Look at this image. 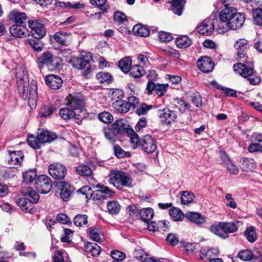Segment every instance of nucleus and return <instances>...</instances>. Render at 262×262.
Returning a JSON list of instances; mask_svg holds the SVG:
<instances>
[{
  "label": "nucleus",
  "instance_id": "obj_64",
  "mask_svg": "<svg viewBox=\"0 0 262 262\" xmlns=\"http://www.w3.org/2000/svg\"><path fill=\"white\" fill-rule=\"evenodd\" d=\"M158 36L161 42H168L173 39L172 36L170 33L164 31L160 32Z\"/></svg>",
  "mask_w": 262,
  "mask_h": 262
},
{
  "label": "nucleus",
  "instance_id": "obj_5",
  "mask_svg": "<svg viewBox=\"0 0 262 262\" xmlns=\"http://www.w3.org/2000/svg\"><path fill=\"white\" fill-rule=\"evenodd\" d=\"M252 8V16L255 25L262 26V2L259 0H247Z\"/></svg>",
  "mask_w": 262,
  "mask_h": 262
},
{
  "label": "nucleus",
  "instance_id": "obj_1",
  "mask_svg": "<svg viewBox=\"0 0 262 262\" xmlns=\"http://www.w3.org/2000/svg\"><path fill=\"white\" fill-rule=\"evenodd\" d=\"M18 91L23 99H28V103L31 108H35L38 101L37 86L36 83L32 81L27 91L25 89V82L21 78L18 81Z\"/></svg>",
  "mask_w": 262,
  "mask_h": 262
},
{
  "label": "nucleus",
  "instance_id": "obj_11",
  "mask_svg": "<svg viewBox=\"0 0 262 262\" xmlns=\"http://www.w3.org/2000/svg\"><path fill=\"white\" fill-rule=\"evenodd\" d=\"M158 114L161 121L166 125H169L174 122L177 118V112L167 107L159 110Z\"/></svg>",
  "mask_w": 262,
  "mask_h": 262
},
{
  "label": "nucleus",
  "instance_id": "obj_12",
  "mask_svg": "<svg viewBox=\"0 0 262 262\" xmlns=\"http://www.w3.org/2000/svg\"><path fill=\"white\" fill-rule=\"evenodd\" d=\"M48 171L51 177L57 180L63 179L67 173L66 167L59 163H53L50 165Z\"/></svg>",
  "mask_w": 262,
  "mask_h": 262
},
{
  "label": "nucleus",
  "instance_id": "obj_4",
  "mask_svg": "<svg viewBox=\"0 0 262 262\" xmlns=\"http://www.w3.org/2000/svg\"><path fill=\"white\" fill-rule=\"evenodd\" d=\"M236 12V9L233 7L224 8L220 12V20L215 19L216 23V31L219 34H223L227 32L224 29L225 25L230 21L231 18Z\"/></svg>",
  "mask_w": 262,
  "mask_h": 262
},
{
  "label": "nucleus",
  "instance_id": "obj_19",
  "mask_svg": "<svg viewBox=\"0 0 262 262\" xmlns=\"http://www.w3.org/2000/svg\"><path fill=\"white\" fill-rule=\"evenodd\" d=\"M9 30L11 34L15 37L23 38L28 34L27 28L23 25H13L10 28Z\"/></svg>",
  "mask_w": 262,
  "mask_h": 262
},
{
  "label": "nucleus",
  "instance_id": "obj_37",
  "mask_svg": "<svg viewBox=\"0 0 262 262\" xmlns=\"http://www.w3.org/2000/svg\"><path fill=\"white\" fill-rule=\"evenodd\" d=\"M139 215L143 221L148 222L154 217V210L150 208L142 209L140 210Z\"/></svg>",
  "mask_w": 262,
  "mask_h": 262
},
{
  "label": "nucleus",
  "instance_id": "obj_60",
  "mask_svg": "<svg viewBox=\"0 0 262 262\" xmlns=\"http://www.w3.org/2000/svg\"><path fill=\"white\" fill-rule=\"evenodd\" d=\"M134 256L141 262L148 257L146 253L141 249H136L134 252Z\"/></svg>",
  "mask_w": 262,
  "mask_h": 262
},
{
  "label": "nucleus",
  "instance_id": "obj_54",
  "mask_svg": "<svg viewBox=\"0 0 262 262\" xmlns=\"http://www.w3.org/2000/svg\"><path fill=\"white\" fill-rule=\"evenodd\" d=\"M39 39H29L28 42L29 45L37 52H41L42 50L43 45Z\"/></svg>",
  "mask_w": 262,
  "mask_h": 262
},
{
  "label": "nucleus",
  "instance_id": "obj_34",
  "mask_svg": "<svg viewBox=\"0 0 262 262\" xmlns=\"http://www.w3.org/2000/svg\"><path fill=\"white\" fill-rule=\"evenodd\" d=\"M186 0H172L171 2L172 12L179 16L181 15Z\"/></svg>",
  "mask_w": 262,
  "mask_h": 262
},
{
  "label": "nucleus",
  "instance_id": "obj_26",
  "mask_svg": "<svg viewBox=\"0 0 262 262\" xmlns=\"http://www.w3.org/2000/svg\"><path fill=\"white\" fill-rule=\"evenodd\" d=\"M10 19L14 20L16 24L23 25L26 23L27 15L24 12H19L16 10L12 11L9 15Z\"/></svg>",
  "mask_w": 262,
  "mask_h": 262
},
{
  "label": "nucleus",
  "instance_id": "obj_29",
  "mask_svg": "<svg viewBox=\"0 0 262 262\" xmlns=\"http://www.w3.org/2000/svg\"><path fill=\"white\" fill-rule=\"evenodd\" d=\"M113 107L116 111L120 113H126L129 110L128 102L124 100H118L113 103Z\"/></svg>",
  "mask_w": 262,
  "mask_h": 262
},
{
  "label": "nucleus",
  "instance_id": "obj_18",
  "mask_svg": "<svg viewBox=\"0 0 262 262\" xmlns=\"http://www.w3.org/2000/svg\"><path fill=\"white\" fill-rule=\"evenodd\" d=\"M199 69L203 73H209L212 71L214 63L211 58L205 56L199 58L197 62Z\"/></svg>",
  "mask_w": 262,
  "mask_h": 262
},
{
  "label": "nucleus",
  "instance_id": "obj_16",
  "mask_svg": "<svg viewBox=\"0 0 262 262\" xmlns=\"http://www.w3.org/2000/svg\"><path fill=\"white\" fill-rule=\"evenodd\" d=\"M60 187V195L64 201H68L74 192V187L67 182H61L59 184Z\"/></svg>",
  "mask_w": 262,
  "mask_h": 262
},
{
  "label": "nucleus",
  "instance_id": "obj_21",
  "mask_svg": "<svg viewBox=\"0 0 262 262\" xmlns=\"http://www.w3.org/2000/svg\"><path fill=\"white\" fill-rule=\"evenodd\" d=\"M112 126L117 134H129V132H132V129L128 128L126 121L122 119L116 121L113 124Z\"/></svg>",
  "mask_w": 262,
  "mask_h": 262
},
{
  "label": "nucleus",
  "instance_id": "obj_35",
  "mask_svg": "<svg viewBox=\"0 0 262 262\" xmlns=\"http://www.w3.org/2000/svg\"><path fill=\"white\" fill-rule=\"evenodd\" d=\"M169 214L174 221H182L185 215L182 210L177 207H172L169 210Z\"/></svg>",
  "mask_w": 262,
  "mask_h": 262
},
{
  "label": "nucleus",
  "instance_id": "obj_62",
  "mask_svg": "<svg viewBox=\"0 0 262 262\" xmlns=\"http://www.w3.org/2000/svg\"><path fill=\"white\" fill-rule=\"evenodd\" d=\"M168 86V84H159L157 83L155 92L160 97L162 96L167 91Z\"/></svg>",
  "mask_w": 262,
  "mask_h": 262
},
{
  "label": "nucleus",
  "instance_id": "obj_58",
  "mask_svg": "<svg viewBox=\"0 0 262 262\" xmlns=\"http://www.w3.org/2000/svg\"><path fill=\"white\" fill-rule=\"evenodd\" d=\"M99 119L105 123H110L113 120V116L107 112H103L98 115Z\"/></svg>",
  "mask_w": 262,
  "mask_h": 262
},
{
  "label": "nucleus",
  "instance_id": "obj_23",
  "mask_svg": "<svg viewBox=\"0 0 262 262\" xmlns=\"http://www.w3.org/2000/svg\"><path fill=\"white\" fill-rule=\"evenodd\" d=\"M45 81L46 84L54 90L58 89L62 84V80L61 78L53 74L47 76Z\"/></svg>",
  "mask_w": 262,
  "mask_h": 262
},
{
  "label": "nucleus",
  "instance_id": "obj_22",
  "mask_svg": "<svg viewBox=\"0 0 262 262\" xmlns=\"http://www.w3.org/2000/svg\"><path fill=\"white\" fill-rule=\"evenodd\" d=\"M10 158L8 163L10 166L20 165L23 160L24 155L20 151H9Z\"/></svg>",
  "mask_w": 262,
  "mask_h": 262
},
{
  "label": "nucleus",
  "instance_id": "obj_15",
  "mask_svg": "<svg viewBox=\"0 0 262 262\" xmlns=\"http://www.w3.org/2000/svg\"><path fill=\"white\" fill-rule=\"evenodd\" d=\"M140 146L142 149L146 153H151L157 148L156 141L150 135L144 136L141 140Z\"/></svg>",
  "mask_w": 262,
  "mask_h": 262
},
{
  "label": "nucleus",
  "instance_id": "obj_44",
  "mask_svg": "<svg viewBox=\"0 0 262 262\" xmlns=\"http://www.w3.org/2000/svg\"><path fill=\"white\" fill-rule=\"evenodd\" d=\"M133 32L140 36L146 37L149 35V31L145 26L138 24L134 26L133 28Z\"/></svg>",
  "mask_w": 262,
  "mask_h": 262
},
{
  "label": "nucleus",
  "instance_id": "obj_55",
  "mask_svg": "<svg viewBox=\"0 0 262 262\" xmlns=\"http://www.w3.org/2000/svg\"><path fill=\"white\" fill-rule=\"evenodd\" d=\"M233 69L234 72L246 78V64L244 63L237 62L233 65Z\"/></svg>",
  "mask_w": 262,
  "mask_h": 262
},
{
  "label": "nucleus",
  "instance_id": "obj_63",
  "mask_svg": "<svg viewBox=\"0 0 262 262\" xmlns=\"http://www.w3.org/2000/svg\"><path fill=\"white\" fill-rule=\"evenodd\" d=\"M90 3L93 5H96L101 10L106 12L107 10V7L105 5L107 0H90Z\"/></svg>",
  "mask_w": 262,
  "mask_h": 262
},
{
  "label": "nucleus",
  "instance_id": "obj_51",
  "mask_svg": "<svg viewBox=\"0 0 262 262\" xmlns=\"http://www.w3.org/2000/svg\"><path fill=\"white\" fill-rule=\"evenodd\" d=\"M28 144L34 149H38L40 147L41 142L39 140L38 135L35 137L34 135H29L27 139Z\"/></svg>",
  "mask_w": 262,
  "mask_h": 262
},
{
  "label": "nucleus",
  "instance_id": "obj_36",
  "mask_svg": "<svg viewBox=\"0 0 262 262\" xmlns=\"http://www.w3.org/2000/svg\"><path fill=\"white\" fill-rule=\"evenodd\" d=\"M91 239L96 242H101L104 238L103 234L99 228H89L88 229Z\"/></svg>",
  "mask_w": 262,
  "mask_h": 262
},
{
  "label": "nucleus",
  "instance_id": "obj_56",
  "mask_svg": "<svg viewBox=\"0 0 262 262\" xmlns=\"http://www.w3.org/2000/svg\"><path fill=\"white\" fill-rule=\"evenodd\" d=\"M129 134L130 135V142L133 148L135 149L138 146H140L141 140H139L138 135L133 130L132 132H129Z\"/></svg>",
  "mask_w": 262,
  "mask_h": 262
},
{
  "label": "nucleus",
  "instance_id": "obj_33",
  "mask_svg": "<svg viewBox=\"0 0 262 262\" xmlns=\"http://www.w3.org/2000/svg\"><path fill=\"white\" fill-rule=\"evenodd\" d=\"M23 193L25 196L28 197L32 203H36L39 200L38 194L32 188L28 187L23 189Z\"/></svg>",
  "mask_w": 262,
  "mask_h": 262
},
{
  "label": "nucleus",
  "instance_id": "obj_10",
  "mask_svg": "<svg viewBox=\"0 0 262 262\" xmlns=\"http://www.w3.org/2000/svg\"><path fill=\"white\" fill-rule=\"evenodd\" d=\"M245 15L244 13H237L236 12L234 15L231 18L230 21L225 25L224 29L228 31L229 30H235L238 29L243 26L245 20Z\"/></svg>",
  "mask_w": 262,
  "mask_h": 262
},
{
  "label": "nucleus",
  "instance_id": "obj_61",
  "mask_svg": "<svg viewBox=\"0 0 262 262\" xmlns=\"http://www.w3.org/2000/svg\"><path fill=\"white\" fill-rule=\"evenodd\" d=\"M114 152L116 156L118 158H123L125 157H129L130 154L128 152H125L119 145H115L114 146Z\"/></svg>",
  "mask_w": 262,
  "mask_h": 262
},
{
  "label": "nucleus",
  "instance_id": "obj_50",
  "mask_svg": "<svg viewBox=\"0 0 262 262\" xmlns=\"http://www.w3.org/2000/svg\"><path fill=\"white\" fill-rule=\"evenodd\" d=\"M194 198L192 193L187 191H183L182 192L181 201V203L183 205H188L191 203Z\"/></svg>",
  "mask_w": 262,
  "mask_h": 262
},
{
  "label": "nucleus",
  "instance_id": "obj_57",
  "mask_svg": "<svg viewBox=\"0 0 262 262\" xmlns=\"http://www.w3.org/2000/svg\"><path fill=\"white\" fill-rule=\"evenodd\" d=\"M96 77L100 83L110 81L112 78V75L111 74L105 72H100L96 74Z\"/></svg>",
  "mask_w": 262,
  "mask_h": 262
},
{
  "label": "nucleus",
  "instance_id": "obj_20",
  "mask_svg": "<svg viewBox=\"0 0 262 262\" xmlns=\"http://www.w3.org/2000/svg\"><path fill=\"white\" fill-rule=\"evenodd\" d=\"M236 51L237 59L241 60L246 56V39L241 38L237 40L234 45Z\"/></svg>",
  "mask_w": 262,
  "mask_h": 262
},
{
  "label": "nucleus",
  "instance_id": "obj_6",
  "mask_svg": "<svg viewBox=\"0 0 262 262\" xmlns=\"http://www.w3.org/2000/svg\"><path fill=\"white\" fill-rule=\"evenodd\" d=\"M98 188L91 193V198L95 201H101L111 198L114 194V192L108 188V187L105 186L102 184H98L96 185Z\"/></svg>",
  "mask_w": 262,
  "mask_h": 262
},
{
  "label": "nucleus",
  "instance_id": "obj_46",
  "mask_svg": "<svg viewBox=\"0 0 262 262\" xmlns=\"http://www.w3.org/2000/svg\"><path fill=\"white\" fill-rule=\"evenodd\" d=\"M37 177L35 169H30L23 173V180L26 184H30L33 182Z\"/></svg>",
  "mask_w": 262,
  "mask_h": 262
},
{
  "label": "nucleus",
  "instance_id": "obj_40",
  "mask_svg": "<svg viewBox=\"0 0 262 262\" xmlns=\"http://www.w3.org/2000/svg\"><path fill=\"white\" fill-rule=\"evenodd\" d=\"M132 60L128 57H126L120 60L118 63V67L121 71L124 73L129 72L132 68Z\"/></svg>",
  "mask_w": 262,
  "mask_h": 262
},
{
  "label": "nucleus",
  "instance_id": "obj_42",
  "mask_svg": "<svg viewBox=\"0 0 262 262\" xmlns=\"http://www.w3.org/2000/svg\"><path fill=\"white\" fill-rule=\"evenodd\" d=\"M85 250L93 256H96L100 254L101 248L97 244L89 243L85 246Z\"/></svg>",
  "mask_w": 262,
  "mask_h": 262
},
{
  "label": "nucleus",
  "instance_id": "obj_14",
  "mask_svg": "<svg viewBox=\"0 0 262 262\" xmlns=\"http://www.w3.org/2000/svg\"><path fill=\"white\" fill-rule=\"evenodd\" d=\"M66 105L79 114L82 112L84 102L77 96L69 94L66 98Z\"/></svg>",
  "mask_w": 262,
  "mask_h": 262
},
{
  "label": "nucleus",
  "instance_id": "obj_3",
  "mask_svg": "<svg viewBox=\"0 0 262 262\" xmlns=\"http://www.w3.org/2000/svg\"><path fill=\"white\" fill-rule=\"evenodd\" d=\"M237 229L236 225L233 222H220L212 225L210 227L211 232L223 238L228 237V234L233 233Z\"/></svg>",
  "mask_w": 262,
  "mask_h": 262
},
{
  "label": "nucleus",
  "instance_id": "obj_7",
  "mask_svg": "<svg viewBox=\"0 0 262 262\" xmlns=\"http://www.w3.org/2000/svg\"><path fill=\"white\" fill-rule=\"evenodd\" d=\"M28 23L34 38L41 39L45 36L46 29L42 23L38 20H29Z\"/></svg>",
  "mask_w": 262,
  "mask_h": 262
},
{
  "label": "nucleus",
  "instance_id": "obj_59",
  "mask_svg": "<svg viewBox=\"0 0 262 262\" xmlns=\"http://www.w3.org/2000/svg\"><path fill=\"white\" fill-rule=\"evenodd\" d=\"M150 105H147L145 103L140 104L139 107L136 110V114L138 116L144 115L146 114L148 111L151 108Z\"/></svg>",
  "mask_w": 262,
  "mask_h": 262
},
{
  "label": "nucleus",
  "instance_id": "obj_13",
  "mask_svg": "<svg viewBox=\"0 0 262 262\" xmlns=\"http://www.w3.org/2000/svg\"><path fill=\"white\" fill-rule=\"evenodd\" d=\"M216 23L215 19L207 18L205 19L201 25L198 27V32L203 35H209L212 34L214 30H216Z\"/></svg>",
  "mask_w": 262,
  "mask_h": 262
},
{
  "label": "nucleus",
  "instance_id": "obj_52",
  "mask_svg": "<svg viewBox=\"0 0 262 262\" xmlns=\"http://www.w3.org/2000/svg\"><path fill=\"white\" fill-rule=\"evenodd\" d=\"M62 59L61 57H53L51 59L50 63H49L48 67L51 70L58 69L61 65Z\"/></svg>",
  "mask_w": 262,
  "mask_h": 262
},
{
  "label": "nucleus",
  "instance_id": "obj_48",
  "mask_svg": "<svg viewBox=\"0 0 262 262\" xmlns=\"http://www.w3.org/2000/svg\"><path fill=\"white\" fill-rule=\"evenodd\" d=\"M77 173L83 177H89L92 174V170L86 165L78 166L76 169Z\"/></svg>",
  "mask_w": 262,
  "mask_h": 262
},
{
  "label": "nucleus",
  "instance_id": "obj_25",
  "mask_svg": "<svg viewBox=\"0 0 262 262\" xmlns=\"http://www.w3.org/2000/svg\"><path fill=\"white\" fill-rule=\"evenodd\" d=\"M59 115L65 120L70 119H80V115L69 107L62 108L59 110Z\"/></svg>",
  "mask_w": 262,
  "mask_h": 262
},
{
  "label": "nucleus",
  "instance_id": "obj_8",
  "mask_svg": "<svg viewBox=\"0 0 262 262\" xmlns=\"http://www.w3.org/2000/svg\"><path fill=\"white\" fill-rule=\"evenodd\" d=\"M92 60V56L90 52H84L80 55L79 57H72L69 61L72 66L77 69H83L89 64Z\"/></svg>",
  "mask_w": 262,
  "mask_h": 262
},
{
  "label": "nucleus",
  "instance_id": "obj_2",
  "mask_svg": "<svg viewBox=\"0 0 262 262\" xmlns=\"http://www.w3.org/2000/svg\"><path fill=\"white\" fill-rule=\"evenodd\" d=\"M108 181L118 189L122 187H132V179L129 176L122 171H112L108 176Z\"/></svg>",
  "mask_w": 262,
  "mask_h": 262
},
{
  "label": "nucleus",
  "instance_id": "obj_43",
  "mask_svg": "<svg viewBox=\"0 0 262 262\" xmlns=\"http://www.w3.org/2000/svg\"><path fill=\"white\" fill-rule=\"evenodd\" d=\"M52 54L49 51L43 53L42 55L38 58L39 67L41 68L44 64L48 66L49 63H50L51 59H52Z\"/></svg>",
  "mask_w": 262,
  "mask_h": 262
},
{
  "label": "nucleus",
  "instance_id": "obj_38",
  "mask_svg": "<svg viewBox=\"0 0 262 262\" xmlns=\"http://www.w3.org/2000/svg\"><path fill=\"white\" fill-rule=\"evenodd\" d=\"M176 45L179 48H187L191 44V39L186 35L178 37L176 41Z\"/></svg>",
  "mask_w": 262,
  "mask_h": 262
},
{
  "label": "nucleus",
  "instance_id": "obj_31",
  "mask_svg": "<svg viewBox=\"0 0 262 262\" xmlns=\"http://www.w3.org/2000/svg\"><path fill=\"white\" fill-rule=\"evenodd\" d=\"M262 255L256 249L254 251L247 249V261L249 262H261Z\"/></svg>",
  "mask_w": 262,
  "mask_h": 262
},
{
  "label": "nucleus",
  "instance_id": "obj_41",
  "mask_svg": "<svg viewBox=\"0 0 262 262\" xmlns=\"http://www.w3.org/2000/svg\"><path fill=\"white\" fill-rule=\"evenodd\" d=\"M258 236L255 227L252 225L247 227V240L250 243H253L257 239Z\"/></svg>",
  "mask_w": 262,
  "mask_h": 262
},
{
  "label": "nucleus",
  "instance_id": "obj_27",
  "mask_svg": "<svg viewBox=\"0 0 262 262\" xmlns=\"http://www.w3.org/2000/svg\"><path fill=\"white\" fill-rule=\"evenodd\" d=\"M71 35L70 33L63 31L56 32L53 35L54 39L59 44L62 46H67V39L70 38Z\"/></svg>",
  "mask_w": 262,
  "mask_h": 262
},
{
  "label": "nucleus",
  "instance_id": "obj_24",
  "mask_svg": "<svg viewBox=\"0 0 262 262\" xmlns=\"http://www.w3.org/2000/svg\"><path fill=\"white\" fill-rule=\"evenodd\" d=\"M185 217L190 222L197 225H200L206 221L205 217L201 214L195 212H188L186 213Z\"/></svg>",
  "mask_w": 262,
  "mask_h": 262
},
{
  "label": "nucleus",
  "instance_id": "obj_45",
  "mask_svg": "<svg viewBox=\"0 0 262 262\" xmlns=\"http://www.w3.org/2000/svg\"><path fill=\"white\" fill-rule=\"evenodd\" d=\"M107 208L108 212L113 215L119 213L121 209V206L116 201H109L107 203Z\"/></svg>",
  "mask_w": 262,
  "mask_h": 262
},
{
  "label": "nucleus",
  "instance_id": "obj_28",
  "mask_svg": "<svg viewBox=\"0 0 262 262\" xmlns=\"http://www.w3.org/2000/svg\"><path fill=\"white\" fill-rule=\"evenodd\" d=\"M37 135L41 144L47 142H51L57 137L55 133L48 130H42L40 133H38Z\"/></svg>",
  "mask_w": 262,
  "mask_h": 262
},
{
  "label": "nucleus",
  "instance_id": "obj_32",
  "mask_svg": "<svg viewBox=\"0 0 262 262\" xmlns=\"http://www.w3.org/2000/svg\"><path fill=\"white\" fill-rule=\"evenodd\" d=\"M23 193L25 196L28 197L32 203H36L39 200L38 194L32 188L28 187L23 189Z\"/></svg>",
  "mask_w": 262,
  "mask_h": 262
},
{
  "label": "nucleus",
  "instance_id": "obj_53",
  "mask_svg": "<svg viewBox=\"0 0 262 262\" xmlns=\"http://www.w3.org/2000/svg\"><path fill=\"white\" fill-rule=\"evenodd\" d=\"M74 223L76 226L82 227L88 223V217L85 214H77L74 218Z\"/></svg>",
  "mask_w": 262,
  "mask_h": 262
},
{
  "label": "nucleus",
  "instance_id": "obj_49",
  "mask_svg": "<svg viewBox=\"0 0 262 262\" xmlns=\"http://www.w3.org/2000/svg\"><path fill=\"white\" fill-rule=\"evenodd\" d=\"M130 75L135 78H140L145 73L142 67L138 65H134L129 71Z\"/></svg>",
  "mask_w": 262,
  "mask_h": 262
},
{
  "label": "nucleus",
  "instance_id": "obj_47",
  "mask_svg": "<svg viewBox=\"0 0 262 262\" xmlns=\"http://www.w3.org/2000/svg\"><path fill=\"white\" fill-rule=\"evenodd\" d=\"M103 132L105 137L111 142H114L116 139V135H117L116 132L113 129V127H105L103 129Z\"/></svg>",
  "mask_w": 262,
  "mask_h": 262
},
{
  "label": "nucleus",
  "instance_id": "obj_9",
  "mask_svg": "<svg viewBox=\"0 0 262 262\" xmlns=\"http://www.w3.org/2000/svg\"><path fill=\"white\" fill-rule=\"evenodd\" d=\"M35 188L41 193H47L51 189L52 185L50 178L45 175L39 176L35 182Z\"/></svg>",
  "mask_w": 262,
  "mask_h": 262
},
{
  "label": "nucleus",
  "instance_id": "obj_30",
  "mask_svg": "<svg viewBox=\"0 0 262 262\" xmlns=\"http://www.w3.org/2000/svg\"><path fill=\"white\" fill-rule=\"evenodd\" d=\"M16 203L25 213L30 212L33 209V203L27 198H19Z\"/></svg>",
  "mask_w": 262,
  "mask_h": 262
},
{
  "label": "nucleus",
  "instance_id": "obj_17",
  "mask_svg": "<svg viewBox=\"0 0 262 262\" xmlns=\"http://www.w3.org/2000/svg\"><path fill=\"white\" fill-rule=\"evenodd\" d=\"M247 80L252 85L258 84L261 81L260 77L253 69V63L247 61Z\"/></svg>",
  "mask_w": 262,
  "mask_h": 262
},
{
  "label": "nucleus",
  "instance_id": "obj_39",
  "mask_svg": "<svg viewBox=\"0 0 262 262\" xmlns=\"http://www.w3.org/2000/svg\"><path fill=\"white\" fill-rule=\"evenodd\" d=\"M187 97L194 104L196 107H200L202 106V102L200 95L195 91H191L187 93Z\"/></svg>",
  "mask_w": 262,
  "mask_h": 262
}]
</instances>
